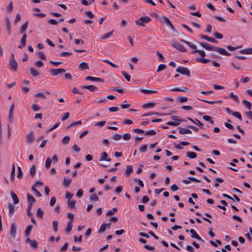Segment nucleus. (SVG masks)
<instances>
[{
	"instance_id": "nucleus-1",
	"label": "nucleus",
	"mask_w": 252,
	"mask_h": 252,
	"mask_svg": "<svg viewBox=\"0 0 252 252\" xmlns=\"http://www.w3.org/2000/svg\"><path fill=\"white\" fill-rule=\"evenodd\" d=\"M200 45L208 51H214L221 55L230 56V54L227 52L225 49L220 47H215L206 42H199Z\"/></svg>"
},
{
	"instance_id": "nucleus-2",
	"label": "nucleus",
	"mask_w": 252,
	"mask_h": 252,
	"mask_svg": "<svg viewBox=\"0 0 252 252\" xmlns=\"http://www.w3.org/2000/svg\"><path fill=\"white\" fill-rule=\"evenodd\" d=\"M17 226L15 223H12L10 226V240L12 242H14L18 241L17 239Z\"/></svg>"
},
{
	"instance_id": "nucleus-3",
	"label": "nucleus",
	"mask_w": 252,
	"mask_h": 252,
	"mask_svg": "<svg viewBox=\"0 0 252 252\" xmlns=\"http://www.w3.org/2000/svg\"><path fill=\"white\" fill-rule=\"evenodd\" d=\"M152 20L151 18L148 16L141 17L135 21L136 25L139 27H144L145 24L150 22Z\"/></svg>"
},
{
	"instance_id": "nucleus-4",
	"label": "nucleus",
	"mask_w": 252,
	"mask_h": 252,
	"mask_svg": "<svg viewBox=\"0 0 252 252\" xmlns=\"http://www.w3.org/2000/svg\"><path fill=\"white\" fill-rule=\"evenodd\" d=\"M172 46L177 50L181 52H186L187 49L182 44H179L176 40H173L172 41Z\"/></svg>"
},
{
	"instance_id": "nucleus-5",
	"label": "nucleus",
	"mask_w": 252,
	"mask_h": 252,
	"mask_svg": "<svg viewBox=\"0 0 252 252\" xmlns=\"http://www.w3.org/2000/svg\"><path fill=\"white\" fill-rule=\"evenodd\" d=\"M161 22L169 26L171 29L176 33V35L178 34V32L175 31V28L170 20L167 17L164 16L161 18Z\"/></svg>"
},
{
	"instance_id": "nucleus-6",
	"label": "nucleus",
	"mask_w": 252,
	"mask_h": 252,
	"mask_svg": "<svg viewBox=\"0 0 252 252\" xmlns=\"http://www.w3.org/2000/svg\"><path fill=\"white\" fill-rule=\"evenodd\" d=\"M176 72L181 73L183 75H187V76H190L189 70L185 67L179 66L176 69Z\"/></svg>"
},
{
	"instance_id": "nucleus-7",
	"label": "nucleus",
	"mask_w": 252,
	"mask_h": 252,
	"mask_svg": "<svg viewBox=\"0 0 252 252\" xmlns=\"http://www.w3.org/2000/svg\"><path fill=\"white\" fill-rule=\"evenodd\" d=\"M9 66L11 70L14 71H17L18 68V64L15 59L10 60Z\"/></svg>"
},
{
	"instance_id": "nucleus-8",
	"label": "nucleus",
	"mask_w": 252,
	"mask_h": 252,
	"mask_svg": "<svg viewBox=\"0 0 252 252\" xmlns=\"http://www.w3.org/2000/svg\"><path fill=\"white\" fill-rule=\"evenodd\" d=\"M226 111L228 114H231L233 116L237 118L239 120H242V118L241 114L238 112H233L231 109H230L229 107H226L225 108Z\"/></svg>"
},
{
	"instance_id": "nucleus-9",
	"label": "nucleus",
	"mask_w": 252,
	"mask_h": 252,
	"mask_svg": "<svg viewBox=\"0 0 252 252\" xmlns=\"http://www.w3.org/2000/svg\"><path fill=\"white\" fill-rule=\"evenodd\" d=\"M50 72L52 75L57 76L60 73H64L65 70L63 68L51 69L50 70Z\"/></svg>"
},
{
	"instance_id": "nucleus-10",
	"label": "nucleus",
	"mask_w": 252,
	"mask_h": 252,
	"mask_svg": "<svg viewBox=\"0 0 252 252\" xmlns=\"http://www.w3.org/2000/svg\"><path fill=\"white\" fill-rule=\"evenodd\" d=\"M189 232L191 234V237L192 238L195 239L200 242H203V240L196 233V231L193 229H190Z\"/></svg>"
},
{
	"instance_id": "nucleus-11",
	"label": "nucleus",
	"mask_w": 252,
	"mask_h": 252,
	"mask_svg": "<svg viewBox=\"0 0 252 252\" xmlns=\"http://www.w3.org/2000/svg\"><path fill=\"white\" fill-rule=\"evenodd\" d=\"M26 142L28 144L32 143L34 140L33 131H31L29 132L26 137Z\"/></svg>"
},
{
	"instance_id": "nucleus-12",
	"label": "nucleus",
	"mask_w": 252,
	"mask_h": 252,
	"mask_svg": "<svg viewBox=\"0 0 252 252\" xmlns=\"http://www.w3.org/2000/svg\"><path fill=\"white\" fill-rule=\"evenodd\" d=\"M26 243H30L31 246L34 249L37 248V242L35 240H31L30 238H27L25 240Z\"/></svg>"
},
{
	"instance_id": "nucleus-13",
	"label": "nucleus",
	"mask_w": 252,
	"mask_h": 252,
	"mask_svg": "<svg viewBox=\"0 0 252 252\" xmlns=\"http://www.w3.org/2000/svg\"><path fill=\"white\" fill-rule=\"evenodd\" d=\"M201 37L202 39H205V40H206L208 41L211 42L216 43H217L218 42V41L215 38L209 37L205 35H201Z\"/></svg>"
},
{
	"instance_id": "nucleus-14",
	"label": "nucleus",
	"mask_w": 252,
	"mask_h": 252,
	"mask_svg": "<svg viewBox=\"0 0 252 252\" xmlns=\"http://www.w3.org/2000/svg\"><path fill=\"white\" fill-rule=\"evenodd\" d=\"M82 89H88L91 92H94L97 90V88L94 85H85L82 87Z\"/></svg>"
},
{
	"instance_id": "nucleus-15",
	"label": "nucleus",
	"mask_w": 252,
	"mask_h": 252,
	"mask_svg": "<svg viewBox=\"0 0 252 252\" xmlns=\"http://www.w3.org/2000/svg\"><path fill=\"white\" fill-rule=\"evenodd\" d=\"M10 195L13 200L14 204H17L19 203V200L16 194H15L13 191H11L10 192Z\"/></svg>"
},
{
	"instance_id": "nucleus-16",
	"label": "nucleus",
	"mask_w": 252,
	"mask_h": 252,
	"mask_svg": "<svg viewBox=\"0 0 252 252\" xmlns=\"http://www.w3.org/2000/svg\"><path fill=\"white\" fill-rule=\"evenodd\" d=\"M179 133L180 134H190L191 133V131L188 128L180 127Z\"/></svg>"
},
{
	"instance_id": "nucleus-17",
	"label": "nucleus",
	"mask_w": 252,
	"mask_h": 252,
	"mask_svg": "<svg viewBox=\"0 0 252 252\" xmlns=\"http://www.w3.org/2000/svg\"><path fill=\"white\" fill-rule=\"evenodd\" d=\"M78 68L81 70H84L86 69H89V64L88 63L82 62L79 65Z\"/></svg>"
},
{
	"instance_id": "nucleus-18",
	"label": "nucleus",
	"mask_w": 252,
	"mask_h": 252,
	"mask_svg": "<svg viewBox=\"0 0 252 252\" xmlns=\"http://www.w3.org/2000/svg\"><path fill=\"white\" fill-rule=\"evenodd\" d=\"M180 41L185 44H186L187 45H188L191 49H196L197 48V47L195 45H194L193 44H192L191 42H189L187 40H185L183 39H180Z\"/></svg>"
},
{
	"instance_id": "nucleus-19",
	"label": "nucleus",
	"mask_w": 252,
	"mask_h": 252,
	"mask_svg": "<svg viewBox=\"0 0 252 252\" xmlns=\"http://www.w3.org/2000/svg\"><path fill=\"white\" fill-rule=\"evenodd\" d=\"M133 167L131 165H128L126 166L125 174L126 176L129 177L131 173L133 172Z\"/></svg>"
},
{
	"instance_id": "nucleus-20",
	"label": "nucleus",
	"mask_w": 252,
	"mask_h": 252,
	"mask_svg": "<svg viewBox=\"0 0 252 252\" xmlns=\"http://www.w3.org/2000/svg\"><path fill=\"white\" fill-rule=\"evenodd\" d=\"M15 175V166L14 163L12 164V170L10 174V180L13 182L14 181V177Z\"/></svg>"
},
{
	"instance_id": "nucleus-21",
	"label": "nucleus",
	"mask_w": 252,
	"mask_h": 252,
	"mask_svg": "<svg viewBox=\"0 0 252 252\" xmlns=\"http://www.w3.org/2000/svg\"><path fill=\"white\" fill-rule=\"evenodd\" d=\"M27 200L29 205H32L35 202V198L29 193L27 194Z\"/></svg>"
},
{
	"instance_id": "nucleus-22",
	"label": "nucleus",
	"mask_w": 252,
	"mask_h": 252,
	"mask_svg": "<svg viewBox=\"0 0 252 252\" xmlns=\"http://www.w3.org/2000/svg\"><path fill=\"white\" fill-rule=\"evenodd\" d=\"M239 52L243 54H252V48L241 50Z\"/></svg>"
},
{
	"instance_id": "nucleus-23",
	"label": "nucleus",
	"mask_w": 252,
	"mask_h": 252,
	"mask_svg": "<svg viewBox=\"0 0 252 252\" xmlns=\"http://www.w3.org/2000/svg\"><path fill=\"white\" fill-rule=\"evenodd\" d=\"M14 104L13 103L10 108L9 112V121H11L12 120V117H13V110L14 109Z\"/></svg>"
},
{
	"instance_id": "nucleus-24",
	"label": "nucleus",
	"mask_w": 252,
	"mask_h": 252,
	"mask_svg": "<svg viewBox=\"0 0 252 252\" xmlns=\"http://www.w3.org/2000/svg\"><path fill=\"white\" fill-rule=\"evenodd\" d=\"M76 201L75 200H68L67 204L69 208L73 209L75 208Z\"/></svg>"
},
{
	"instance_id": "nucleus-25",
	"label": "nucleus",
	"mask_w": 252,
	"mask_h": 252,
	"mask_svg": "<svg viewBox=\"0 0 252 252\" xmlns=\"http://www.w3.org/2000/svg\"><path fill=\"white\" fill-rule=\"evenodd\" d=\"M71 181L72 180L71 179H67L64 177L63 180V184L64 187H67L69 186Z\"/></svg>"
},
{
	"instance_id": "nucleus-26",
	"label": "nucleus",
	"mask_w": 252,
	"mask_h": 252,
	"mask_svg": "<svg viewBox=\"0 0 252 252\" xmlns=\"http://www.w3.org/2000/svg\"><path fill=\"white\" fill-rule=\"evenodd\" d=\"M188 119L190 121H191V122H192L193 123H194V124H195L196 125H198L200 128H203V124L200 121H199L198 120L195 119V120H193L190 118H188Z\"/></svg>"
},
{
	"instance_id": "nucleus-27",
	"label": "nucleus",
	"mask_w": 252,
	"mask_h": 252,
	"mask_svg": "<svg viewBox=\"0 0 252 252\" xmlns=\"http://www.w3.org/2000/svg\"><path fill=\"white\" fill-rule=\"evenodd\" d=\"M30 73L31 75L34 77H36L39 75V73L38 71L36 70L33 67H32L30 68Z\"/></svg>"
},
{
	"instance_id": "nucleus-28",
	"label": "nucleus",
	"mask_w": 252,
	"mask_h": 252,
	"mask_svg": "<svg viewBox=\"0 0 252 252\" xmlns=\"http://www.w3.org/2000/svg\"><path fill=\"white\" fill-rule=\"evenodd\" d=\"M191 53L193 54L198 53L202 57H204L206 56V54L203 50H194Z\"/></svg>"
},
{
	"instance_id": "nucleus-29",
	"label": "nucleus",
	"mask_w": 252,
	"mask_h": 252,
	"mask_svg": "<svg viewBox=\"0 0 252 252\" xmlns=\"http://www.w3.org/2000/svg\"><path fill=\"white\" fill-rule=\"evenodd\" d=\"M5 22L6 24V29L9 34H10V22L9 19L8 17L5 18Z\"/></svg>"
},
{
	"instance_id": "nucleus-30",
	"label": "nucleus",
	"mask_w": 252,
	"mask_h": 252,
	"mask_svg": "<svg viewBox=\"0 0 252 252\" xmlns=\"http://www.w3.org/2000/svg\"><path fill=\"white\" fill-rule=\"evenodd\" d=\"M72 220H69L67 222V226H66V230H65V231L67 233H69L71 231L72 227Z\"/></svg>"
},
{
	"instance_id": "nucleus-31",
	"label": "nucleus",
	"mask_w": 252,
	"mask_h": 252,
	"mask_svg": "<svg viewBox=\"0 0 252 252\" xmlns=\"http://www.w3.org/2000/svg\"><path fill=\"white\" fill-rule=\"evenodd\" d=\"M44 212L40 208H39L37 210L36 216L37 217L42 219L43 216Z\"/></svg>"
},
{
	"instance_id": "nucleus-32",
	"label": "nucleus",
	"mask_w": 252,
	"mask_h": 252,
	"mask_svg": "<svg viewBox=\"0 0 252 252\" xmlns=\"http://www.w3.org/2000/svg\"><path fill=\"white\" fill-rule=\"evenodd\" d=\"M32 228V225H29L27 227L25 231V235L26 236H28L30 234Z\"/></svg>"
},
{
	"instance_id": "nucleus-33",
	"label": "nucleus",
	"mask_w": 252,
	"mask_h": 252,
	"mask_svg": "<svg viewBox=\"0 0 252 252\" xmlns=\"http://www.w3.org/2000/svg\"><path fill=\"white\" fill-rule=\"evenodd\" d=\"M187 156L191 159H193L197 157V154L193 152H189L187 153Z\"/></svg>"
},
{
	"instance_id": "nucleus-34",
	"label": "nucleus",
	"mask_w": 252,
	"mask_h": 252,
	"mask_svg": "<svg viewBox=\"0 0 252 252\" xmlns=\"http://www.w3.org/2000/svg\"><path fill=\"white\" fill-rule=\"evenodd\" d=\"M117 211H118V209L117 208H116V207L113 208L112 210H109V211L107 212V213H106V216H112V215H114L116 212H117Z\"/></svg>"
},
{
	"instance_id": "nucleus-35",
	"label": "nucleus",
	"mask_w": 252,
	"mask_h": 252,
	"mask_svg": "<svg viewBox=\"0 0 252 252\" xmlns=\"http://www.w3.org/2000/svg\"><path fill=\"white\" fill-rule=\"evenodd\" d=\"M140 91L142 93H143L145 94H147L157 93V92L156 91H153V90H146V89H142V90H140Z\"/></svg>"
},
{
	"instance_id": "nucleus-36",
	"label": "nucleus",
	"mask_w": 252,
	"mask_h": 252,
	"mask_svg": "<svg viewBox=\"0 0 252 252\" xmlns=\"http://www.w3.org/2000/svg\"><path fill=\"white\" fill-rule=\"evenodd\" d=\"M188 90V88L186 87H182V88H174L172 89L171 90V91H174V92H186Z\"/></svg>"
},
{
	"instance_id": "nucleus-37",
	"label": "nucleus",
	"mask_w": 252,
	"mask_h": 252,
	"mask_svg": "<svg viewBox=\"0 0 252 252\" xmlns=\"http://www.w3.org/2000/svg\"><path fill=\"white\" fill-rule=\"evenodd\" d=\"M28 26V21L26 22L21 27V32L24 33Z\"/></svg>"
},
{
	"instance_id": "nucleus-38",
	"label": "nucleus",
	"mask_w": 252,
	"mask_h": 252,
	"mask_svg": "<svg viewBox=\"0 0 252 252\" xmlns=\"http://www.w3.org/2000/svg\"><path fill=\"white\" fill-rule=\"evenodd\" d=\"M242 103L248 109L250 110L251 109L252 103L244 99L243 100Z\"/></svg>"
},
{
	"instance_id": "nucleus-39",
	"label": "nucleus",
	"mask_w": 252,
	"mask_h": 252,
	"mask_svg": "<svg viewBox=\"0 0 252 252\" xmlns=\"http://www.w3.org/2000/svg\"><path fill=\"white\" fill-rule=\"evenodd\" d=\"M15 210V207L12 204H8V212L9 214H12Z\"/></svg>"
},
{
	"instance_id": "nucleus-40",
	"label": "nucleus",
	"mask_w": 252,
	"mask_h": 252,
	"mask_svg": "<svg viewBox=\"0 0 252 252\" xmlns=\"http://www.w3.org/2000/svg\"><path fill=\"white\" fill-rule=\"evenodd\" d=\"M70 137L69 136H64L62 139V143L64 145L67 144L70 140Z\"/></svg>"
},
{
	"instance_id": "nucleus-41",
	"label": "nucleus",
	"mask_w": 252,
	"mask_h": 252,
	"mask_svg": "<svg viewBox=\"0 0 252 252\" xmlns=\"http://www.w3.org/2000/svg\"><path fill=\"white\" fill-rule=\"evenodd\" d=\"M197 61L202 63H206L210 62L209 59H205V58H198L197 59Z\"/></svg>"
},
{
	"instance_id": "nucleus-42",
	"label": "nucleus",
	"mask_w": 252,
	"mask_h": 252,
	"mask_svg": "<svg viewBox=\"0 0 252 252\" xmlns=\"http://www.w3.org/2000/svg\"><path fill=\"white\" fill-rule=\"evenodd\" d=\"M82 124V122L81 121H76V122H73L71 124H70L68 126H67V128H70L73 126H74L76 125H80Z\"/></svg>"
},
{
	"instance_id": "nucleus-43",
	"label": "nucleus",
	"mask_w": 252,
	"mask_h": 252,
	"mask_svg": "<svg viewBox=\"0 0 252 252\" xmlns=\"http://www.w3.org/2000/svg\"><path fill=\"white\" fill-rule=\"evenodd\" d=\"M51 162L52 159L49 157L47 158L45 162V167L46 168H49L50 167Z\"/></svg>"
},
{
	"instance_id": "nucleus-44",
	"label": "nucleus",
	"mask_w": 252,
	"mask_h": 252,
	"mask_svg": "<svg viewBox=\"0 0 252 252\" xmlns=\"http://www.w3.org/2000/svg\"><path fill=\"white\" fill-rule=\"evenodd\" d=\"M113 31H111V32L103 35L101 36V39H105L109 38L113 34Z\"/></svg>"
},
{
	"instance_id": "nucleus-45",
	"label": "nucleus",
	"mask_w": 252,
	"mask_h": 252,
	"mask_svg": "<svg viewBox=\"0 0 252 252\" xmlns=\"http://www.w3.org/2000/svg\"><path fill=\"white\" fill-rule=\"evenodd\" d=\"M166 124H167V125H168L169 126H177L180 124V122L179 121H178V122L169 121V122H168Z\"/></svg>"
},
{
	"instance_id": "nucleus-46",
	"label": "nucleus",
	"mask_w": 252,
	"mask_h": 252,
	"mask_svg": "<svg viewBox=\"0 0 252 252\" xmlns=\"http://www.w3.org/2000/svg\"><path fill=\"white\" fill-rule=\"evenodd\" d=\"M107 225L106 223H103L101 224L99 229V233H102L104 232L105 230V229L106 228Z\"/></svg>"
},
{
	"instance_id": "nucleus-47",
	"label": "nucleus",
	"mask_w": 252,
	"mask_h": 252,
	"mask_svg": "<svg viewBox=\"0 0 252 252\" xmlns=\"http://www.w3.org/2000/svg\"><path fill=\"white\" fill-rule=\"evenodd\" d=\"M17 169H18V174H17V177L18 178L21 179L23 176V172H22V169L20 166H18L17 167Z\"/></svg>"
},
{
	"instance_id": "nucleus-48",
	"label": "nucleus",
	"mask_w": 252,
	"mask_h": 252,
	"mask_svg": "<svg viewBox=\"0 0 252 252\" xmlns=\"http://www.w3.org/2000/svg\"><path fill=\"white\" fill-rule=\"evenodd\" d=\"M155 105V103L154 102H149L146 104H145L143 105V108H150L153 107Z\"/></svg>"
},
{
	"instance_id": "nucleus-49",
	"label": "nucleus",
	"mask_w": 252,
	"mask_h": 252,
	"mask_svg": "<svg viewBox=\"0 0 252 252\" xmlns=\"http://www.w3.org/2000/svg\"><path fill=\"white\" fill-rule=\"evenodd\" d=\"M108 158V155L106 152H104L101 154V157L99 159L100 161L105 160Z\"/></svg>"
},
{
	"instance_id": "nucleus-50",
	"label": "nucleus",
	"mask_w": 252,
	"mask_h": 252,
	"mask_svg": "<svg viewBox=\"0 0 252 252\" xmlns=\"http://www.w3.org/2000/svg\"><path fill=\"white\" fill-rule=\"evenodd\" d=\"M166 68V65L163 64H161L158 66L157 72H159L165 69Z\"/></svg>"
},
{
	"instance_id": "nucleus-51",
	"label": "nucleus",
	"mask_w": 252,
	"mask_h": 252,
	"mask_svg": "<svg viewBox=\"0 0 252 252\" xmlns=\"http://www.w3.org/2000/svg\"><path fill=\"white\" fill-rule=\"evenodd\" d=\"M123 75L125 76L126 79L127 81H129L130 80L131 76L130 75H129L127 72H126L125 71H122Z\"/></svg>"
},
{
	"instance_id": "nucleus-52",
	"label": "nucleus",
	"mask_w": 252,
	"mask_h": 252,
	"mask_svg": "<svg viewBox=\"0 0 252 252\" xmlns=\"http://www.w3.org/2000/svg\"><path fill=\"white\" fill-rule=\"evenodd\" d=\"M58 222L57 220H54L53 222V230L55 232H57L58 231Z\"/></svg>"
},
{
	"instance_id": "nucleus-53",
	"label": "nucleus",
	"mask_w": 252,
	"mask_h": 252,
	"mask_svg": "<svg viewBox=\"0 0 252 252\" xmlns=\"http://www.w3.org/2000/svg\"><path fill=\"white\" fill-rule=\"evenodd\" d=\"M26 37H27L26 33H24V34L23 35V36H22V37L21 38V44H23V45H26Z\"/></svg>"
},
{
	"instance_id": "nucleus-54",
	"label": "nucleus",
	"mask_w": 252,
	"mask_h": 252,
	"mask_svg": "<svg viewBox=\"0 0 252 252\" xmlns=\"http://www.w3.org/2000/svg\"><path fill=\"white\" fill-rule=\"evenodd\" d=\"M98 199V197L95 194H93L90 196V200L92 201H97Z\"/></svg>"
},
{
	"instance_id": "nucleus-55",
	"label": "nucleus",
	"mask_w": 252,
	"mask_h": 252,
	"mask_svg": "<svg viewBox=\"0 0 252 252\" xmlns=\"http://www.w3.org/2000/svg\"><path fill=\"white\" fill-rule=\"evenodd\" d=\"M188 98L187 97L181 96L178 97V100L180 103H184L188 100Z\"/></svg>"
},
{
	"instance_id": "nucleus-56",
	"label": "nucleus",
	"mask_w": 252,
	"mask_h": 252,
	"mask_svg": "<svg viewBox=\"0 0 252 252\" xmlns=\"http://www.w3.org/2000/svg\"><path fill=\"white\" fill-rule=\"evenodd\" d=\"M35 165H33L32 166L31 168V169H30V174L31 175H32V176H34V175L35 174Z\"/></svg>"
},
{
	"instance_id": "nucleus-57",
	"label": "nucleus",
	"mask_w": 252,
	"mask_h": 252,
	"mask_svg": "<svg viewBox=\"0 0 252 252\" xmlns=\"http://www.w3.org/2000/svg\"><path fill=\"white\" fill-rule=\"evenodd\" d=\"M123 138L125 140H129L131 138V135L129 133H125L123 135Z\"/></svg>"
},
{
	"instance_id": "nucleus-58",
	"label": "nucleus",
	"mask_w": 252,
	"mask_h": 252,
	"mask_svg": "<svg viewBox=\"0 0 252 252\" xmlns=\"http://www.w3.org/2000/svg\"><path fill=\"white\" fill-rule=\"evenodd\" d=\"M134 182H138V185H139V186H140L141 187H144V184L142 182V180H141L140 179H138V178H136V179H134Z\"/></svg>"
},
{
	"instance_id": "nucleus-59",
	"label": "nucleus",
	"mask_w": 252,
	"mask_h": 252,
	"mask_svg": "<svg viewBox=\"0 0 252 252\" xmlns=\"http://www.w3.org/2000/svg\"><path fill=\"white\" fill-rule=\"evenodd\" d=\"M239 48H240V47H239V46H238V47H232V46H229V45H228L227 46V49L229 51H234L236 50H237V49H239Z\"/></svg>"
},
{
	"instance_id": "nucleus-60",
	"label": "nucleus",
	"mask_w": 252,
	"mask_h": 252,
	"mask_svg": "<svg viewBox=\"0 0 252 252\" xmlns=\"http://www.w3.org/2000/svg\"><path fill=\"white\" fill-rule=\"evenodd\" d=\"M85 14L89 17V18H93L94 17V15L93 14V13L90 11H86L85 13Z\"/></svg>"
},
{
	"instance_id": "nucleus-61",
	"label": "nucleus",
	"mask_w": 252,
	"mask_h": 252,
	"mask_svg": "<svg viewBox=\"0 0 252 252\" xmlns=\"http://www.w3.org/2000/svg\"><path fill=\"white\" fill-rule=\"evenodd\" d=\"M145 134L146 135H154L156 134V132L154 130H151L145 132Z\"/></svg>"
},
{
	"instance_id": "nucleus-62",
	"label": "nucleus",
	"mask_w": 252,
	"mask_h": 252,
	"mask_svg": "<svg viewBox=\"0 0 252 252\" xmlns=\"http://www.w3.org/2000/svg\"><path fill=\"white\" fill-rule=\"evenodd\" d=\"M60 124V122L57 123L56 124H55L51 128H50L48 130V132H51V131H53V130H54L55 129H56V128H57L59 126Z\"/></svg>"
},
{
	"instance_id": "nucleus-63",
	"label": "nucleus",
	"mask_w": 252,
	"mask_h": 252,
	"mask_svg": "<svg viewBox=\"0 0 252 252\" xmlns=\"http://www.w3.org/2000/svg\"><path fill=\"white\" fill-rule=\"evenodd\" d=\"M214 35L215 37L218 39H222L223 38L222 34L218 32H215Z\"/></svg>"
},
{
	"instance_id": "nucleus-64",
	"label": "nucleus",
	"mask_w": 252,
	"mask_h": 252,
	"mask_svg": "<svg viewBox=\"0 0 252 252\" xmlns=\"http://www.w3.org/2000/svg\"><path fill=\"white\" fill-rule=\"evenodd\" d=\"M56 201V198L55 196H53L52 197H51L50 202V206H53L55 205Z\"/></svg>"
}]
</instances>
